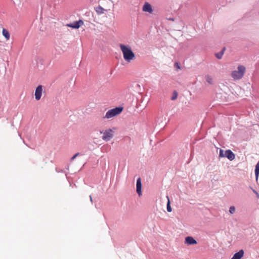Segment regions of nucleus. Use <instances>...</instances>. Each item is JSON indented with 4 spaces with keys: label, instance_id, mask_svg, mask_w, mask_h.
<instances>
[{
    "label": "nucleus",
    "instance_id": "nucleus-1",
    "mask_svg": "<svg viewBox=\"0 0 259 259\" xmlns=\"http://www.w3.org/2000/svg\"><path fill=\"white\" fill-rule=\"evenodd\" d=\"M119 47L123 54V58L126 62H130L135 59V55L130 46L120 44Z\"/></svg>",
    "mask_w": 259,
    "mask_h": 259
},
{
    "label": "nucleus",
    "instance_id": "nucleus-2",
    "mask_svg": "<svg viewBox=\"0 0 259 259\" xmlns=\"http://www.w3.org/2000/svg\"><path fill=\"white\" fill-rule=\"evenodd\" d=\"M246 71L245 66L240 65L237 67V70H234L231 72V76L234 80H239L244 76Z\"/></svg>",
    "mask_w": 259,
    "mask_h": 259
},
{
    "label": "nucleus",
    "instance_id": "nucleus-3",
    "mask_svg": "<svg viewBox=\"0 0 259 259\" xmlns=\"http://www.w3.org/2000/svg\"><path fill=\"white\" fill-rule=\"evenodd\" d=\"M122 107H116L115 108L109 110L106 113L104 118L109 119L119 114L122 111Z\"/></svg>",
    "mask_w": 259,
    "mask_h": 259
},
{
    "label": "nucleus",
    "instance_id": "nucleus-4",
    "mask_svg": "<svg viewBox=\"0 0 259 259\" xmlns=\"http://www.w3.org/2000/svg\"><path fill=\"white\" fill-rule=\"evenodd\" d=\"M100 133L103 135L102 136L103 140L109 141L113 138L114 132L111 129H108L105 131H101Z\"/></svg>",
    "mask_w": 259,
    "mask_h": 259
},
{
    "label": "nucleus",
    "instance_id": "nucleus-5",
    "mask_svg": "<svg viewBox=\"0 0 259 259\" xmlns=\"http://www.w3.org/2000/svg\"><path fill=\"white\" fill-rule=\"evenodd\" d=\"M83 24V21L79 20V21H75L72 23L68 24L67 25V26L72 28L78 29Z\"/></svg>",
    "mask_w": 259,
    "mask_h": 259
},
{
    "label": "nucleus",
    "instance_id": "nucleus-6",
    "mask_svg": "<svg viewBox=\"0 0 259 259\" xmlns=\"http://www.w3.org/2000/svg\"><path fill=\"white\" fill-rule=\"evenodd\" d=\"M42 88L41 85H38L35 91V99L38 101L40 99L42 95Z\"/></svg>",
    "mask_w": 259,
    "mask_h": 259
},
{
    "label": "nucleus",
    "instance_id": "nucleus-7",
    "mask_svg": "<svg viewBox=\"0 0 259 259\" xmlns=\"http://www.w3.org/2000/svg\"><path fill=\"white\" fill-rule=\"evenodd\" d=\"M137 192L139 196L142 195V183L141 178H138L137 181Z\"/></svg>",
    "mask_w": 259,
    "mask_h": 259
},
{
    "label": "nucleus",
    "instance_id": "nucleus-8",
    "mask_svg": "<svg viewBox=\"0 0 259 259\" xmlns=\"http://www.w3.org/2000/svg\"><path fill=\"white\" fill-rule=\"evenodd\" d=\"M185 243L188 245H194L197 244V241L192 237L188 236L185 238Z\"/></svg>",
    "mask_w": 259,
    "mask_h": 259
},
{
    "label": "nucleus",
    "instance_id": "nucleus-9",
    "mask_svg": "<svg viewBox=\"0 0 259 259\" xmlns=\"http://www.w3.org/2000/svg\"><path fill=\"white\" fill-rule=\"evenodd\" d=\"M143 11L144 12H149L150 13H152L153 12L151 6L147 2H146L143 6Z\"/></svg>",
    "mask_w": 259,
    "mask_h": 259
},
{
    "label": "nucleus",
    "instance_id": "nucleus-10",
    "mask_svg": "<svg viewBox=\"0 0 259 259\" xmlns=\"http://www.w3.org/2000/svg\"><path fill=\"white\" fill-rule=\"evenodd\" d=\"M225 157H227L230 160H233L235 158V154L231 150H227L225 151Z\"/></svg>",
    "mask_w": 259,
    "mask_h": 259
},
{
    "label": "nucleus",
    "instance_id": "nucleus-11",
    "mask_svg": "<svg viewBox=\"0 0 259 259\" xmlns=\"http://www.w3.org/2000/svg\"><path fill=\"white\" fill-rule=\"evenodd\" d=\"M244 253L243 250L241 249L238 252L235 253L231 259H241L243 256Z\"/></svg>",
    "mask_w": 259,
    "mask_h": 259
},
{
    "label": "nucleus",
    "instance_id": "nucleus-12",
    "mask_svg": "<svg viewBox=\"0 0 259 259\" xmlns=\"http://www.w3.org/2000/svg\"><path fill=\"white\" fill-rule=\"evenodd\" d=\"M2 33L3 36L5 37L7 40H9L10 37V34L8 30L4 28L3 29Z\"/></svg>",
    "mask_w": 259,
    "mask_h": 259
},
{
    "label": "nucleus",
    "instance_id": "nucleus-13",
    "mask_svg": "<svg viewBox=\"0 0 259 259\" xmlns=\"http://www.w3.org/2000/svg\"><path fill=\"white\" fill-rule=\"evenodd\" d=\"M205 79L206 81L210 84H212L213 83V77L209 75H207L205 76Z\"/></svg>",
    "mask_w": 259,
    "mask_h": 259
},
{
    "label": "nucleus",
    "instance_id": "nucleus-14",
    "mask_svg": "<svg viewBox=\"0 0 259 259\" xmlns=\"http://www.w3.org/2000/svg\"><path fill=\"white\" fill-rule=\"evenodd\" d=\"M255 175L256 181H257L259 175V164L258 163H257L256 165H255Z\"/></svg>",
    "mask_w": 259,
    "mask_h": 259
},
{
    "label": "nucleus",
    "instance_id": "nucleus-15",
    "mask_svg": "<svg viewBox=\"0 0 259 259\" xmlns=\"http://www.w3.org/2000/svg\"><path fill=\"white\" fill-rule=\"evenodd\" d=\"M225 50V48H224L223 49L222 51L221 52H220V53H218L216 54H215V56H216V57H217L218 59H221V58H222V56H223V54H224V53Z\"/></svg>",
    "mask_w": 259,
    "mask_h": 259
},
{
    "label": "nucleus",
    "instance_id": "nucleus-16",
    "mask_svg": "<svg viewBox=\"0 0 259 259\" xmlns=\"http://www.w3.org/2000/svg\"><path fill=\"white\" fill-rule=\"evenodd\" d=\"M178 94L177 91H175L172 93V95L171 97V100L172 101H174L176 100L178 98Z\"/></svg>",
    "mask_w": 259,
    "mask_h": 259
},
{
    "label": "nucleus",
    "instance_id": "nucleus-17",
    "mask_svg": "<svg viewBox=\"0 0 259 259\" xmlns=\"http://www.w3.org/2000/svg\"><path fill=\"white\" fill-rule=\"evenodd\" d=\"M167 210L168 212H171L172 210L170 206V201L169 199L168 200V202L167 204Z\"/></svg>",
    "mask_w": 259,
    "mask_h": 259
},
{
    "label": "nucleus",
    "instance_id": "nucleus-18",
    "mask_svg": "<svg viewBox=\"0 0 259 259\" xmlns=\"http://www.w3.org/2000/svg\"><path fill=\"white\" fill-rule=\"evenodd\" d=\"M104 9L100 6L97 8L96 11L98 13H103Z\"/></svg>",
    "mask_w": 259,
    "mask_h": 259
},
{
    "label": "nucleus",
    "instance_id": "nucleus-19",
    "mask_svg": "<svg viewBox=\"0 0 259 259\" xmlns=\"http://www.w3.org/2000/svg\"><path fill=\"white\" fill-rule=\"evenodd\" d=\"M235 211V208L234 206H231L229 209V211L231 213H234Z\"/></svg>",
    "mask_w": 259,
    "mask_h": 259
},
{
    "label": "nucleus",
    "instance_id": "nucleus-20",
    "mask_svg": "<svg viewBox=\"0 0 259 259\" xmlns=\"http://www.w3.org/2000/svg\"><path fill=\"white\" fill-rule=\"evenodd\" d=\"M174 66H175V67L176 68H178L179 69H181L180 65L179 63H178V62L175 63V64H174Z\"/></svg>",
    "mask_w": 259,
    "mask_h": 259
},
{
    "label": "nucleus",
    "instance_id": "nucleus-21",
    "mask_svg": "<svg viewBox=\"0 0 259 259\" xmlns=\"http://www.w3.org/2000/svg\"><path fill=\"white\" fill-rule=\"evenodd\" d=\"M225 154L224 153V150L222 149H221L220 150V156L225 157Z\"/></svg>",
    "mask_w": 259,
    "mask_h": 259
},
{
    "label": "nucleus",
    "instance_id": "nucleus-22",
    "mask_svg": "<svg viewBox=\"0 0 259 259\" xmlns=\"http://www.w3.org/2000/svg\"><path fill=\"white\" fill-rule=\"evenodd\" d=\"M79 154V153H76L72 158L71 160H74L78 155Z\"/></svg>",
    "mask_w": 259,
    "mask_h": 259
},
{
    "label": "nucleus",
    "instance_id": "nucleus-23",
    "mask_svg": "<svg viewBox=\"0 0 259 259\" xmlns=\"http://www.w3.org/2000/svg\"><path fill=\"white\" fill-rule=\"evenodd\" d=\"M90 198H91V200H92V197L90 196Z\"/></svg>",
    "mask_w": 259,
    "mask_h": 259
},
{
    "label": "nucleus",
    "instance_id": "nucleus-24",
    "mask_svg": "<svg viewBox=\"0 0 259 259\" xmlns=\"http://www.w3.org/2000/svg\"><path fill=\"white\" fill-rule=\"evenodd\" d=\"M257 163H258L259 164V161Z\"/></svg>",
    "mask_w": 259,
    "mask_h": 259
}]
</instances>
